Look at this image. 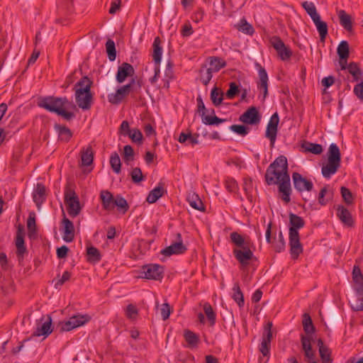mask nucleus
Masks as SVG:
<instances>
[{
    "label": "nucleus",
    "mask_w": 363,
    "mask_h": 363,
    "mask_svg": "<svg viewBox=\"0 0 363 363\" xmlns=\"http://www.w3.org/2000/svg\"><path fill=\"white\" fill-rule=\"evenodd\" d=\"M115 206H117L119 211H121L123 213H125L129 209L127 201L119 195H117L115 199L114 207Z\"/></svg>",
    "instance_id": "864d4df0"
},
{
    "label": "nucleus",
    "mask_w": 363,
    "mask_h": 363,
    "mask_svg": "<svg viewBox=\"0 0 363 363\" xmlns=\"http://www.w3.org/2000/svg\"><path fill=\"white\" fill-rule=\"evenodd\" d=\"M235 27L240 32L252 35L255 33V29L249 23L245 18L240 19L239 23L235 26Z\"/></svg>",
    "instance_id": "4c0bfd02"
},
{
    "label": "nucleus",
    "mask_w": 363,
    "mask_h": 363,
    "mask_svg": "<svg viewBox=\"0 0 363 363\" xmlns=\"http://www.w3.org/2000/svg\"><path fill=\"white\" fill-rule=\"evenodd\" d=\"M301 147L306 152H311L315 155H320L323 152V147L320 144L305 142L302 144Z\"/></svg>",
    "instance_id": "a19ab883"
},
{
    "label": "nucleus",
    "mask_w": 363,
    "mask_h": 363,
    "mask_svg": "<svg viewBox=\"0 0 363 363\" xmlns=\"http://www.w3.org/2000/svg\"><path fill=\"white\" fill-rule=\"evenodd\" d=\"M203 311L204 313L209 321L210 325L213 326L216 323V313L213 311V309L211 305L209 303H205L203 305Z\"/></svg>",
    "instance_id": "09e8293b"
},
{
    "label": "nucleus",
    "mask_w": 363,
    "mask_h": 363,
    "mask_svg": "<svg viewBox=\"0 0 363 363\" xmlns=\"http://www.w3.org/2000/svg\"><path fill=\"white\" fill-rule=\"evenodd\" d=\"M38 106L49 112L55 113L62 116L66 121H71L75 117L73 112L68 111L70 107L75 106L66 97H56L53 96L40 97L38 101Z\"/></svg>",
    "instance_id": "f03ea898"
},
{
    "label": "nucleus",
    "mask_w": 363,
    "mask_h": 363,
    "mask_svg": "<svg viewBox=\"0 0 363 363\" xmlns=\"http://www.w3.org/2000/svg\"><path fill=\"white\" fill-rule=\"evenodd\" d=\"M240 92V89L238 86L235 82H230L229 85V89L225 93V96L229 99H233L237 96Z\"/></svg>",
    "instance_id": "680f3d73"
},
{
    "label": "nucleus",
    "mask_w": 363,
    "mask_h": 363,
    "mask_svg": "<svg viewBox=\"0 0 363 363\" xmlns=\"http://www.w3.org/2000/svg\"><path fill=\"white\" fill-rule=\"evenodd\" d=\"M279 123V117L277 112H275L271 116L269 121L267 123L265 132V137L270 141V147L273 148L277 140L278 133V125Z\"/></svg>",
    "instance_id": "6e6552de"
},
{
    "label": "nucleus",
    "mask_w": 363,
    "mask_h": 363,
    "mask_svg": "<svg viewBox=\"0 0 363 363\" xmlns=\"http://www.w3.org/2000/svg\"><path fill=\"white\" fill-rule=\"evenodd\" d=\"M110 165L115 173L119 174L121 172V159L116 152H113L110 157Z\"/></svg>",
    "instance_id": "a18cd8bd"
},
{
    "label": "nucleus",
    "mask_w": 363,
    "mask_h": 363,
    "mask_svg": "<svg viewBox=\"0 0 363 363\" xmlns=\"http://www.w3.org/2000/svg\"><path fill=\"white\" fill-rule=\"evenodd\" d=\"M65 203L67 205V212L71 217H76L80 213L82 208L79 200L70 184H67L65 189Z\"/></svg>",
    "instance_id": "39448f33"
},
{
    "label": "nucleus",
    "mask_w": 363,
    "mask_h": 363,
    "mask_svg": "<svg viewBox=\"0 0 363 363\" xmlns=\"http://www.w3.org/2000/svg\"><path fill=\"white\" fill-rule=\"evenodd\" d=\"M166 192V190L164 187L160 184L151 190L149 194L147 196L146 201L149 203H155L160 198H161L164 194Z\"/></svg>",
    "instance_id": "473e14b6"
},
{
    "label": "nucleus",
    "mask_w": 363,
    "mask_h": 363,
    "mask_svg": "<svg viewBox=\"0 0 363 363\" xmlns=\"http://www.w3.org/2000/svg\"><path fill=\"white\" fill-rule=\"evenodd\" d=\"M189 202L190 206L200 211H205V207L201 201V200L199 198L198 195H193L191 197L189 198Z\"/></svg>",
    "instance_id": "5fc2aeb1"
},
{
    "label": "nucleus",
    "mask_w": 363,
    "mask_h": 363,
    "mask_svg": "<svg viewBox=\"0 0 363 363\" xmlns=\"http://www.w3.org/2000/svg\"><path fill=\"white\" fill-rule=\"evenodd\" d=\"M75 99L78 106L83 110H89L93 101V94L91 92L75 91Z\"/></svg>",
    "instance_id": "2eb2a0df"
},
{
    "label": "nucleus",
    "mask_w": 363,
    "mask_h": 363,
    "mask_svg": "<svg viewBox=\"0 0 363 363\" xmlns=\"http://www.w3.org/2000/svg\"><path fill=\"white\" fill-rule=\"evenodd\" d=\"M314 23L319 33L320 40L323 42L328 35V25L325 21H321V19H319Z\"/></svg>",
    "instance_id": "3c124183"
},
{
    "label": "nucleus",
    "mask_w": 363,
    "mask_h": 363,
    "mask_svg": "<svg viewBox=\"0 0 363 363\" xmlns=\"http://www.w3.org/2000/svg\"><path fill=\"white\" fill-rule=\"evenodd\" d=\"M212 72L206 67H201L199 70V78L202 84L206 86L212 79Z\"/></svg>",
    "instance_id": "49530a36"
},
{
    "label": "nucleus",
    "mask_w": 363,
    "mask_h": 363,
    "mask_svg": "<svg viewBox=\"0 0 363 363\" xmlns=\"http://www.w3.org/2000/svg\"><path fill=\"white\" fill-rule=\"evenodd\" d=\"M134 83L135 79H133L129 84L118 89L115 94L108 96L109 102L113 104H117L121 102L123 98L129 94L130 91V88Z\"/></svg>",
    "instance_id": "a211bd4d"
},
{
    "label": "nucleus",
    "mask_w": 363,
    "mask_h": 363,
    "mask_svg": "<svg viewBox=\"0 0 363 363\" xmlns=\"http://www.w3.org/2000/svg\"><path fill=\"white\" fill-rule=\"evenodd\" d=\"M273 247L277 252H281L284 250L286 247V242L284 240V235L281 231L278 235V240L274 242Z\"/></svg>",
    "instance_id": "052dcab7"
},
{
    "label": "nucleus",
    "mask_w": 363,
    "mask_h": 363,
    "mask_svg": "<svg viewBox=\"0 0 363 363\" xmlns=\"http://www.w3.org/2000/svg\"><path fill=\"white\" fill-rule=\"evenodd\" d=\"M225 188L229 192H235L238 190V184L233 178H228L225 182Z\"/></svg>",
    "instance_id": "774afa93"
},
{
    "label": "nucleus",
    "mask_w": 363,
    "mask_h": 363,
    "mask_svg": "<svg viewBox=\"0 0 363 363\" xmlns=\"http://www.w3.org/2000/svg\"><path fill=\"white\" fill-rule=\"evenodd\" d=\"M318 346L319 347V354L323 363H333L331 357V350L324 345L323 340H318Z\"/></svg>",
    "instance_id": "cd10ccee"
},
{
    "label": "nucleus",
    "mask_w": 363,
    "mask_h": 363,
    "mask_svg": "<svg viewBox=\"0 0 363 363\" xmlns=\"http://www.w3.org/2000/svg\"><path fill=\"white\" fill-rule=\"evenodd\" d=\"M289 245L293 259H296L303 252V246L300 242L298 230L305 225L304 220L293 213H289Z\"/></svg>",
    "instance_id": "7ed1b4c3"
},
{
    "label": "nucleus",
    "mask_w": 363,
    "mask_h": 363,
    "mask_svg": "<svg viewBox=\"0 0 363 363\" xmlns=\"http://www.w3.org/2000/svg\"><path fill=\"white\" fill-rule=\"evenodd\" d=\"M272 323L268 322L264 327V333L262 335V339L269 342H271L272 339Z\"/></svg>",
    "instance_id": "0e129e2a"
},
{
    "label": "nucleus",
    "mask_w": 363,
    "mask_h": 363,
    "mask_svg": "<svg viewBox=\"0 0 363 363\" xmlns=\"http://www.w3.org/2000/svg\"><path fill=\"white\" fill-rule=\"evenodd\" d=\"M271 45L277 51L278 56L283 61L288 60L292 56V51L286 46L280 37L274 35L269 40Z\"/></svg>",
    "instance_id": "0eeeda50"
},
{
    "label": "nucleus",
    "mask_w": 363,
    "mask_h": 363,
    "mask_svg": "<svg viewBox=\"0 0 363 363\" xmlns=\"http://www.w3.org/2000/svg\"><path fill=\"white\" fill-rule=\"evenodd\" d=\"M27 228L28 230V234L30 237L31 233H36L37 228L35 223V214L34 212H30L28 215V218L27 220Z\"/></svg>",
    "instance_id": "4d7b16f0"
},
{
    "label": "nucleus",
    "mask_w": 363,
    "mask_h": 363,
    "mask_svg": "<svg viewBox=\"0 0 363 363\" xmlns=\"http://www.w3.org/2000/svg\"><path fill=\"white\" fill-rule=\"evenodd\" d=\"M337 216L340 220L347 226L353 225V220L350 212L344 206H341L337 208Z\"/></svg>",
    "instance_id": "c756f323"
},
{
    "label": "nucleus",
    "mask_w": 363,
    "mask_h": 363,
    "mask_svg": "<svg viewBox=\"0 0 363 363\" xmlns=\"http://www.w3.org/2000/svg\"><path fill=\"white\" fill-rule=\"evenodd\" d=\"M184 337L189 347H195L199 342V335L189 330H184Z\"/></svg>",
    "instance_id": "58836bf2"
},
{
    "label": "nucleus",
    "mask_w": 363,
    "mask_h": 363,
    "mask_svg": "<svg viewBox=\"0 0 363 363\" xmlns=\"http://www.w3.org/2000/svg\"><path fill=\"white\" fill-rule=\"evenodd\" d=\"M301 342L302 350L304 353L305 362L315 357V351L312 349L311 338L301 335Z\"/></svg>",
    "instance_id": "412c9836"
},
{
    "label": "nucleus",
    "mask_w": 363,
    "mask_h": 363,
    "mask_svg": "<svg viewBox=\"0 0 363 363\" xmlns=\"http://www.w3.org/2000/svg\"><path fill=\"white\" fill-rule=\"evenodd\" d=\"M24 236V227L21 225H19L18 226L16 235V255L18 257H23V255L26 252Z\"/></svg>",
    "instance_id": "f3484780"
},
{
    "label": "nucleus",
    "mask_w": 363,
    "mask_h": 363,
    "mask_svg": "<svg viewBox=\"0 0 363 363\" xmlns=\"http://www.w3.org/2000/svg\"><path fill=\"white\" fill-rule=\"evenodd\" d=\"M341 154L338 146L330 144L328 152V162L321 169V173L325 178H330L335 174L340 167Z\"/></svg>",
    "instance_id": "20e7f679"
},
{
    "label": "nucleus",
    "mask_w": 363,
    "mask_h": 363,
    "mask_svg": "<svg viewBox=\"0 0 363 363\" xmlns=\"http://www.w3.org/2000/svg\"><path fill=\"white\" fill-rule=\"evenodd\" d=\"M199 134L198 133H194V134H192L191 133L190 130H189L187 133H181L179 136V138H178V141L180 143H185L186 142H188L189 144L191 145H197L199 144Z\"/></svg>",
    "instance_id": "2f4dec72"
},
{
    "label": "nucleus",
    "mask_w": 363,
    "mask_h": 363,
    "mask_svg": "<svg viewBox=\"0 0 363 363\" xmlns=\"http://www.w3.org/2000/svg\"><path fill=\"white\" fill-rule=\"evenodd\" d=\"M161 39L157 36L155 38L152 44V59L155 64L157 65H160L162 60V48L161 46Z\"/></svg>",
    "instance_id": "bb28decb"
},
{
    "label": "nucleus",
    "mask_w": 363,
    "mask_h": 363,
    "mask_svg": "<svg viewBox=\"0 0 363 363\" xmlns=\"http://www.w3.org/2000/svg\"><path fill=\"white\" fill-rule=\"evenodd\" d=\"M210 67H208L212 72H217L226 66L225 60L219 57H209Z\"/></svg>",
    "instance_id": "e433bc0d"
},
{
    "label": "nucleus",
    "mask_w": 363,
    "mask_h": 363,
    "mask_svg": "<svg viewBox=\"0 0 363 363\" xmlns=\"http://www.w3.org/2000/svg\"><path fill=\"white\" fill-rule=\"evenodd\" d=\"M352 279L356 284L355 290L358 294H363V275L358 266H354L352 270Z\"/></svg>",
    "instance_id": "393cba45"
},
{
    "label": "nucleus",
    "mask_w": 363,
    "mask_h": 363,
    "mask_svg": "<svg viewBox=\"0 0 363 363\" xmlns=\"http://www.w3.org/2000/svg\"><path fill=\"white\" fill-rule=\"evenodd\" d=\"M346 69L348 70L349 73L352 76L353 81L357 82L362 77V71L360 69L358 63L352 62L347 64L346 62Z\"/></svg>",
    "instance_id": "f704fd0d"
},
{
    "label": "nucleus",
    "mask_w": 363,
    "mask_h": 363,
    "mask_svg": "<svg viewBox=\"0 0 363 363\" xmlns=\"http://www.w3.org/2000/svg\"><path fill=\"white\" fill-rule=\"evenodd\" d=\"M33 198L36 206L40 208V206L46 199V189L43 184H37L36 188L33 194Z\"/></svg>",
    "instance_id": "4be33fe9"
},
{
    "label": "nucleus",
    "mask_w": 363,
    "mask_h": 363,
    "mask_svg": "<svg viewBox=\"0 0 363 363\" xmlns=\"http://www.w3.org/2000/svg\"><path fill=\"white\" fill-rule=\"evenodd\" d=\"M52 318L50 316H48V320L43 323L40 326H38L36 330L33 333V335L39 337L43 335L45 337L48 336L52 331Z\"/></svg>",
    "instance_id": "a878e982"
},
{
    "label": "nucleus",
    "mask_w": 363,
    "mask_h": 363,
    "mask_svg": "<svg viewBox=\"0 0 363 363\" xmlns=\"http://www.w3.org/2000/svg\"><path fill=\"white\" fill-rule=\"evenodd\" d=\"M230 130L233 132L240 135L241 136L247 135L250 132V128L245 126V125H232L230 126Z\"/></svg>",
    "instance_id": "bf43d9fd"
},
{
    "label": "nucleus",
    "mask_w": 363,
    "mask_h": 363,
    "mask_svg": "<svg viewBox=\"0 0 363 363\" xmlns=\"http://www.w3.org/2000/svg\"><path fill=\"white\" fill-rule=\"evenodd\" d=\"M134 73L135 69L128 62H123L118 68V72L116 77V81L118 83H122L128 77L133 76Z\"/></svg>",
    "instance_id": "aec40b11"
},
{
    "label": "nucleus",
    "mask_w": 363,
    "mask_h": 363,
    "mask_svg": "<svg viewBox=\"0 0 363 363\" xmlns=\"http://www.w3.org/2000/svg\"><path fill=\"white\" fill-rule=\"evenodd\" d=\"M81 162L82 166H89L94 160V152L91 146L83 148L81 152Z\"/></svg>",
    "instance_id": "72a5a7b5"
},
{
    "label": "nucleus",
    "mask_w": 363,
    "mask_h": 363,
    "mask_svg": "<svg viewBox=\"0 0 363 363\" xmlns=\"http://www.w3.org/2000/svg\"><path fill=\"white\" fill-rule=\"evenodd\" d=\"M55 130L58 133V140L63 143H68L72 137V130L65 125L55 123Z\"/></svg>",
    "instance_id": "5701e85b"
},
{
    "label": "nucleus",
    "mask_w": 363,
    "mask_h": 363,
    "mask_svg": "<svg viewBox=\"0 0 363 363\" xmlns=\"http://www.w3.org/2000/svg\"><path fill=\"white\" fill-rule=\"evenodd\" d=\"M302 324L303 330L307 335L313 334L315 332V327L313 324L312 319L308 313L303 315Z\"/></svg>",
    "instance_id": "79ce46f5"
},
{
    "label": "nucleus",
    "mask_w": 363,
    "mask_h": 363,
    "mask_svg": "<svg viewBox=\"0 0 363 363\" xmlns=\"http://www.w3.org/2000/svg\"><path fill=\"white\" fill-rule=\"evenodd\" d=\"M123 160L125 164H129L134 160V150L130 145H126L123 147Z\"/></svg>",
    "instance_id": "6e6d98bb"
},
{
    "label": "nucleus",
    "mask_w": 363,
    "mask_h": 363,
    "mask_svg": "<svg viewBox=\"0 0 363 363\" xmlns=\"http://www.w3.org/2000/svg\"><path fill=\"white\" fill-rule=\"evenodd\" d=\"M256 65L259 67V83L258 84V87L260 89H263V96L264 99L266 98L268 94V76L267 73L264 68H263L259 63H257Z\"/></svg>",
    "instance_id": "b1692460"
},
{
    "label": "nucleus",
    "mask_w": 363,
    "mask_h": 363,
    "mask_svg": "<svg viewBox=\"0 0 363 363\" xmlns=\"http://www.w3.org/2000/svg\"><path fill=\"white\" fill-rule=\"evenodd\" d=\"M261 116L255 106L247 109L239 118V121L245 124L256 125L259 123Z\"/></svg>",
    "instance_id": "4468645a"
},
{
    "label": "nucleus",
    "mask_w": 363,
    "mask_h": 363,
    "mask_svg": "<svg viewBox=\"0 0 363 363\" xmlns=\"http://www.w3.org/2000/svg\"><path fill=\"white\" fill-rule=\"evenodd\" d=\"M128 136L134 143H141L143 140V134L139 129H133L129 133Z\"/></svg>",
    "instance_id": "69168bd1"
},
{
    "label": "nucleus",
    "mask_w": 363,
    "mask_h": 363,
    "mask_svg": "<svg viewBox=\"0 0 363 363\" xmlns=\"http://www.w3.org/2000/svg\"><path fill=\"white\" fill-rule=\"evenodd\" d=\"M332 193H329V185L324 186L320 191L318 195V203L321 206H325L331 199Z\"/></svg>",
    "instance_id": "37998d69"
},
{
    "label": "nucleus",
    "mask_w": 363,
    "mask_h": 363,
    "mask_svg": "<svg viewBox=\"0 0 363 363\" xmlns=\"http://www.w3.org/2000/svg\"><path fill=\"white\" fill-rule=\"evenodd\" d=\"M88 260L90 262H97L101 260V255L99 250L93 246L87 247Z\"/></svg>",
    "instance_id": "603ef678"
},
{
    "label": "nucleus",
    "mask_w": 363,
    "mask_h": 363,
    "mask_svg": "<svg viewBox=\"0 0 363 363\" xmlns=\"http://www.w3.org/2000/svg\"><path fill=\"white\" fill-rule=\"evenodd\" d=\"M93 82L87 77L84 76L75 84V91L79 93L82 92H91V87Z\"/></svg>",
    "instance_id": "7c9ffc66"
},
{
    "label": "nucleus",
    "mask_w": 363,
    "mask_h": 363,
    "mask_svg": "<svg viewBox=\"0 0 363 363\" xmlns=\"http://www.w3.org/2000/svg\"><path fill=\"white\" fill-rule=\"evenodd\" d=\"M196 101H197L198 111L199 112H201V111L202 112L201 114V116L202 118V122L205 125H218L221 123L226 121V119L220 118L215 115L214 116L206 115L207 110L205 107L203 99L200 95L198 96V97L196 99Z\"/></svg>",
    "instance_id": "1a4fd4ad"
},
{
    "label": "nucleus",
    "mask_w": 363,
    "mask_h": 363,
    "mask_svg": "<svg viewBox=\"0 0 363 363\" xmlns=\"http://www.w3.org/2000/svg\"><path fill=\"white\" fill-rule=\"evenodd\" d=\"M176 237L177 241L163 249L161 251L162 255L166 257H169L172 255L183 254L187 250L186 247L183 244L181 233H177Z\"/></svg>",
    "instance_id": "f8f14e48"
},
{
    "label": "nucleus",
    "mask_w": 363,
    "mask_h": 363,
    "mask_svg": "<svg viewBox=\"0 0 363 363\" xmlns=\"http://www.w3.org/2000/svg\"><path fill=\"white\" fill-rule=\"evenodd\" d=\"M62 224L63 225V240L67 242H72L74 238V226L73 223L64 216Z\"/></svg>",
    "instance_id": "6ab92c4d"
},
{
    "label": "nucleus",
    "mask_w": 363,
    "mask_h": 363,
    "mask_svg": "<svg viewBox=\"0 0 363 363\" xmlns=\"http://www.w3.org/2000/svg\"><path fill=\"white\" fill-rule=\"evenodd\" d=\"M233 254L242 267L248 266L250 262L254 257V254L248 245L241 248L233 249Z\"/></svg>",
    "instance_id": "9b49d317"
},
{
    "label": "nucleus",
    "mask_w": 363,
    "mask_h": 363,
    "mask_svg": "<svg viewBox=\"0 0 363 363\" xmlns=\"http://www.w3.org/2000/svg\"><path fill=\"white\" fill-rule=\"evenodd\" d=\"M287 158L280 155L267 167L264 180L267 185H278L279 198L285 203L291 201L292 189L288 172Z\"/></svg>",
    "instance_id": "f257e3e1"
},
{
    "label": "nucleus",
    "mask_w": 363,
    "mask_h": 363,
    "mask_svg": "<svg viewBox=\"0 0 363 363\" xmlns=\"http://www.w3.org/2000/svg\"><path fill=\"white\" fill-rule=\"evenodd\" d=\"M144 278L147 279L162 280L164 277V267L158 264H150L143 267Z\"/></svg>",
    "instance_id": "9d476101"
},
{
    "label": "nucleus",
    "mask_w": 363,
    "mask_h": 363,
    "mask_svg": "<svg viewBox=\"0 0 363 363\" xmlns=\"http://www.w3.org/2000/svg\"><path fill=\"white\" fill-rule=\"evenodd\" d=\"M211 100L215 106H220L223 100V91L216 86L213 88L211 92Z\"/></svg>",
    "instance_id": "c03bdc74"
},
{
    "label": "nucleus",
    "mask_w": 363,
    "mask_h": 363,
    "mask_svg": "<svg viewBox=\"0 0 363 363\" xmlns=\"http://www.w3.org/2000/svg\"><path fill=\"white\" fill-rule=\"evenodd\" d=\"M230 238L232 243L238 247L241 248L247 246L244 238L237 232H233L230 234Z\"/></svg>",
    "instance_id": "de8ad7c7"
},
{
    "label": "nucleus",
    "mask_w": 363,
    "mask_h": 363,
    "mask_svg": "<svg viewBox=\"0 0 363 363\" xmlns=\"http://www.w3.org/2000/svg\"><path fill=\"white\" fill-rule=\"evenodd\" d=\"M338 17L340 19V25L347 31H351L352 29V21L351 16L347 14L345 11L340 10L338 12Z\"/></svg>",
    "instance_id": "c9c22d12"
},
{
    "label": "nucleus",
    "mask_w": 363,
    "mask_h": 363,
    "mask_svg": "<svg viewBox=\"0 0 363 363\" xmlns=\"http://www.w3.org/2000/svg\"><path fill=\"white\" fill-rule=\"evenodd\" d=\"M233 300L238 303L240 308L243 307L245 304L244 296L240 289V285L238 282L234 284L233 288Z\"/></svg>",
    "instance_id": "ea45409f"
},
{
    "label": "nucleus",
    "mask_w": 363,
    "mask_h": 363,
    "mask_svg": "<svg viewBox=\"0 0 363 363\" xmlns=\"http://www.w3.org/2000/svg\"><path fill=\"white\" fill-rule=\"evenodd\" d=\"M340 193H341V195H342V197L344 201L347 204L352 203V202H353L352 194L348 188H347L345 186H342L340 188Z\"/></svg>",
    "instance_id": "e2e57ef3"
},
{
    "label": "nucleus",
    "mask_w": 363,
    "mask_h": 363,
    "mask_svg": "<svg viewBox=\"0 0 363 363\" xmlns=\"http://www.w3.org/2000/svg\"><path fill=\"white\" fill-rule=\"evenodd\" d=\"M106 49L108 55V57L110 61H114L116 57V50L115 43L111 39H108L106 43Z\"/></svg>",
    "instance_id": "8fccbe9b"
},
{
    "label": "nucleus",
    "mask_w": 363,
    "mask_h": 363,
    "mask_svg": "<svg viewBox=\"0 0 363 363\" xmlns=\"http://www.w3.org/2000/svg\"><path fill=\"white\" fill-rule=\"evenodd\" d=\"M292 180L294 189L298 192H303L304 191H311L313 188V182L303 177L298 172H294L292 174Z\"/></svg>",
    "instance_id": "ddd939ff"
},
{
    "label": "nucleus",
    "mask_w": 363,
    "mask_h": 363,
    "mask_svg": "<svg viewBox=\"0 0 363 363\" xmlns=\"http://www.w3.org/2000/svg\"><path fill=\"white\" fill-rule=\"evenodd\" d=\"M91 320V317L88 314H77L72 315L65 322H60L57 326L60 333L70 331L74 328L82 326Z\"/></svg>",
    "instance_id": "423d86ee"
},
{
    "label": "nucleus",
    "mask_w": 363,
    "mask_h": 363,
    "mask_svg": "<svg viewBox=\"0 0 363 363\" xmlns=\"http://www.w3.org/2000/svg\"><path fill=\"white\" fill-rule=\"evenodd\" d=\"M103 208L105 210H112L114 208L115 199L108 191H102L100 194Z\"/></svg>",
    "instance_id": "c85d7f7f"
},
{
    "label": "nucleus",
    "mask_w": 363,
    "mask_h": 363,
    "mask_svg": "<svg viewBox=\"0 0 363 363\" xmlns=\"http://www.w3.org/2000/svg\"><path fill=\"white\" fill-rule=\"evenodd\" d=\"M337 53L339 56V63L341 69H346V62L350 56V47L347 41L342 40L340 43L337 48Z\"/></svg>",
    "instance_id": "dca6fc26"
},
{
    "label": "nucleus",
    "mask_w": 363,
    "mask_h": 363,
    "mask_svg": "<svg viewBox=\"0 0 363 363\" xmlns=\"http://www.w3.org/2000/svg\"><path fill=\"white\" fill-rule=\"evenodd\" d=\"M138 314V311L134 305H133V304L128 305V306L126 308V311H125V315H126L127 318H128L129 319H135Z\"/></svg>",
    "instance_id": "338daca9"
},
{
    "label": "nucleus",
    "mask_w": 363,
    "mask_h": 363,
    "mask_svg": "<svg viewBox=\"0 0 363 363\" xmlns=\"http://www.w3.org/2000/svg\"><path fill=\"white\" fill-rule=\"evenodd\" d=\"M130 175L133 183L138 184L144 179L142 170L140 167H134L131 170Z\"/></svg>",
    "instance_id": "13d9d810"
}]
</instances>
